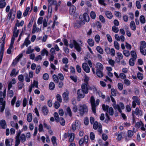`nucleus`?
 Here are the masks:
<instances>
[{
    "mask_svg": "<svg viewBox=\"0 0 146 146\" xmlns=\"http://www.w3.org/2000/svg\"><path fill=\"white\" fill-rule=\"evenodd\" d=\"M60 124L62 126H64L65 124V121L64 119L60 117L59 121Z\"/></svg>",
    "mask_w": 146,
    "mask_h": 146,
    "instance_id": "680f3d73",
    "label": "nucleus"
},
{
    "mask_svg": "<svg viewBox=\"0 0 146 146\" xmlns=\"http://www.w3.org/2000/svg\"><path fill=\"white\" fill-rule=\"evenodd\" d=\"M76 7L73 5H72L70 7V10L69 13L71 15H73L74 17L75 18L77 17H78V14L75 12Z\"/></svg>",
    "mask_w": 146,
    "mask_h": 146,
    "instance_id": "423d86ee",
    "label": "nucleus"
},
{
    "mask_svg": "<svg viewBox=\"0 0 146 146\" xmlns=\"http://www.w3.org/2000/svg\"><path fill=\"white\" fill-rule=\"evenodd\" d=\"M21 131L19 130L17 133L15 137V146H18L20 143V136H21Z\"/></svg>",
    "mask_w": 146,
    "mask_h": 146,
    "instance_id": "9d476101",
    "label": "nucleus"
},
{
    "mask_svg": "<svg viewBox=\"0 0 146 146\" xmlns=\"http://www.w3.org/2000/svg\"><path fill=\"white\" fill-rule=\"evenodd\" d=\"M88 83L82 84L81 86V90L85 94H87L88 93Z\"/></svg>",
    "mask_w": 146,
    "mask_h": 146,
    "instance_id": "9b49d317",
    "label": "nucleus"
},
{
    "mask_svg": "<svg viewBox=\"0 0 146 146\" xmlns=\"http://www.w3.org/2000/svg\"><path fill=\"white\" fill-rule=\"evenodd\" d=\"M6 5V3L4 1H1L0 0V8H3Z\"/></svg>",
    "mask_w": 146,
    "mask_h": 146,
    "instance_id": "cd10ccee",
    "label": "nucleus"
},
{
    "mask_svg": "<svg viewBox=\"0 0 146 146\" xmlns=\"http://www.w3.org/2000/svg\"><path fill=\"white\" fill-rule=\"evenodd\" d=\"M14 43H13V41L11 42V44H10L9 47V48L7 50V53L8 54H10L11 53V50L13 47V46Z\"/></svg>",
    "mask_w": 146,
    "mask_h": 146,
    "instance_id": "412c9836",
    "label": "nucleus"
},
{
    "mask_svg": "<svg viewBox=\"0 0 146 146\" xmlns=\"http://www.w3.org/2000/svg\"><path fill=\"white\" fill-rule=\"evenodd\" d=\"M54 116L55 118V121L57 122H58L59 121L60 118H59V115L57 113L55 112L54 114Z\"/></svg>",
    "mask_w": 146,
    "mask_h": 146,
    "instance_id": "c756f323",
    "label": "nucleus"
},
{
    "mask_svg": "<svg viewBox=\"0 0 146 146\" xmlns=\"http://www.w3.org/2000/svg\"><path fill=\"white\" fill-rule=\"evenodd\" d=\"M135 113L136 115H139L141 116L142 115V111L140 110L139 109L137 108H136Z\"/></svg>",
    "mask_w": 146,
    "mask_h": 146,
    "instance_id": "4c0bfd02",
    "label": "nucleus"
},
{
    "mask_svg": "<svg viewBox=\"0 0 146 146\" xmlns=\"http://www.w3.org/2000/svg\"><path fill=\"white\" fill-rule=\"evenodd\" d=\"M56 98L57 101L60 103H61L62 101V98L60 95L59 94H57L56 95Z\"/></svg>",
    "mask_w": 146,
    "mask_h": 146,
    "instance_id": "603ef678",
    "label": "nucleus"
},
{
    "mask_svg": "<svg viewBox=\"0 0 146 146\" xmlns=\"http://www.w3.org/2000/svg\"><path fill=\"white\" fill-rule=\"evenodd\" d=\"M62 97L65 101H67L68 100V94L67 92H64L62 94Z\"/></svg>",
    "mask_w": 146,
    "mask_h": 146,
    "instance_id": "a211bd4d",
    "label": "nucleus"
},
{
    "mask_svg": "<svg viewBox=\"0 0 146 146\" xmlns=\"http://www.w3.org/2000/svg\"><path fill=\"white\" fill-rule=\"evenodd\" d=\"M111 49L108 47L106 46L105 48V51L107 54H110Z\"/></svg>",
    "mask_w": 146,
    "mask_h": 146,
    "instance_id": "5fc2aeb1",
    "label": "nucleus"
},
{
    "mask_svg": "<svg viewBox=\"0 0 146 146\" xmlns=\"http://www.w3.org/2000/svg\"><path fill=\"white\" fill-rule=\"evenodd\" d=\"M18 79L21 82H23L24 81V77L22 74H21L18 76Z\"/></svg>",
    "mask_w": 146,
    "mask_h": 146,
    "instance_id": "4d7b16f0",
    "label": "nucleus"
},
{
    "mask_svg": "<svg viewBox=\"0 0 146 146\" xmlns=\"http://www.w3.org/2000/svg\"><path fill=\"white\" fill-rule=\"evenodd\" d=\"M102 70H96V73L97 76L100 78L102 77L103 76V73L102 71Z\"/></svg>",
    "mask_w": 146,
    "mask_h": 146,
    "instance_id": "b1692460",
    "label": "nucleus"
},
{
    "mask_svg": "<svg viewBox=\"0 0 146 146\" xmlns=\"http://www.w3.org/2000/svg\"><path fill=\"white\" fill-rule=\"evenodd\" d=\"M45 54L46 56H48V52L46 50L45 48H44L41 51V55L42 56H44Z\"/></svg>",
    "mask_w": 146,
    "mask_h": 146,
    "instance_id": "5701e85b",
    "label": "nucleus"
},
{
    "mask_svg": "<svg viewBox=\"0 0 146 146\" xmlns=\"http://www.w3.org/2000/svg\"><path fill=\"white\" fill-rule=\"evenodd\" d=\"M90 17L91 18L93 19H95L96 18V15L95 13L93 11H92L90 13Z\"/></svg>",
    "mask_w": 146,
    "mask_h": 146,
    "instance_id": "bf43d9fd",
    "label": "nucleus"
},
{
    "mask_svg": "<svg viewBox=\"0 0 146 146\" xmlns=\"http://www.w3.org/2000/svg\"><path fill=\"white\" fill-rule=\"evenodd\" d=\"M0 127L3 129L6 128L7 125L5 120L3 119L0 121Z\"/></svg>",
    "mask_w": 146,
    "mask_h": 146,
    "instance_id": "dca6fc26",
    "label": "nucleus"
},
{
    "mask_svg": "<svg viewBox=\"0 0 146 146\" xmlns=\"http://www.w3.org/2000/svg\"><path fill=\"white\" fill-rule=\"evenodd\" d=\"M140 21L141 23L144 24L145 22V17L143 15H141L140 17Z\"/></svg>",
    "mask_w": 146,
    "mask_h": 146,
    "instance_id": "a19ab883",
    "label": "nucleus"
},
{
    "mask_svg": "<svg viewBox=\"0 0 146 146\" xmlns=\"http://www.w3.org/2000/svg\"><path fill=\"white\" fill-rule=\"evenodd\" d=\"M66 111L68 113L70 117L72 116V112L69 107H68L66 109Z\"/></svg>",
    "mask_w": 146,
    "mask_h": 146,
    "instance_id": "09e8293b",
    "label": "nucleus"
},
{
    "mask_svg": "<svg viewBox=\"0 0 146 146\" xmlns=\"http://www.w3.org/2000/svg\"><path fill=\"white\" fill-rule=\"evenodd\" d=\"M109 63L112 66H114V64L115 63L114 60L112 59H110L108 61Z\"/></svg>",
    "mask_w": 146,
    "mask_h": 146,
    "instance_id": "774afa93",
    "label": "nucleus"
},
{
    "mask_svg": "<svg viewBox=\"0 0 146 146\" xmlns=\"http://www.w3.org/2000/svg\"><path fill=\"white\" fill-rule=\"evenodd\" d=\"M100 36L98 35H96L95 37V40L97 43H98L100 40Z\"/></svg>",
    "mask_w": 146,
    "mask_h": 146,
    "instance_id": "0e129e2a",
    "label": "nucleus"
},
{
    "mask_svg": "<svg viewBox=\"0 0 146 146\" xmlns=\"http://www.w3.org/2000/svg\"><path fill=\"white\" fill-rule=\"evenodd\" d=\"M108 112L110 115H112L114 113L113 110V108L112 107H110L109 108V109L107 110V113Z\"/></svg>",
    "mask_w": 146,
    "mask_h": 146,
    "instance_id": "2f4dec72",
    "label": "nucleus"
},
{
    "mask_svg": "<svg viewBox=\"0 0 146 146\" xmlns=\"http://www.w3.org/2000/svg\"><path fill=\"white\" fill-rule=\"evenodd\" d=\"M23 55V53L20 54L15 59L13 62H15L16 64L17 63L20 59L21 58Z\"/></svg>",
    "mask_w": 146,
    "mask_h": 146,
    "instance_id": "4be33fe9",
    "label": "nucleus"
},
{
    "mask_svg": "<svg viewBox=\"0 0 146 146\" xmlns=\"http://www.w3.org/2000/svg\"><path fill=\"white\" fill-rule=\"evenodd\" d=\"M73 43L75 49L78 52H80L81 51L80 45L75 40H73Z\"/></svg>",
    "mask_w": 146,
    "mask_h": 146,
    "instance_id": "ddd939ff",
    "label": "nucleus"
},
{
    "mask_svg": "<svg viewBox=\"0 0 146 146\" xmlns=\"http://www.w3.org/2000/svg\"><path fill=\"white\" fill-rule=\"evenodd\" d=\"M82 68L85 72L87 73L90 72V69L87 63H84L82 64Z\"/></svg>",
    "mask_w": 146,
    "mask_h": 146,
    "instance_id": "f8f14e48",
    "label": "nucleus"
},
{
    "mask_svg": "<svg viewBox=\"0 0 146 146\" xmlns=\"http://www.w3.org/2000/svg\"><path fill=\"white\" fill-rule=\"evenodd\" d=\"M130 27L131 29L133 31H135L136 30V27L134 22L132 21L131 22Z\"/></svg>",
    "mask_w": 146,
    "mask_h": 146,
    "instance_id": "aec40b11",
    "label": "nucleus"
},
{
    "mask_svg": "<svg viewBox=\"0 0 146 146\" xmlns=\"http://www.w3.org/2000/svg\"><path fill=\"white\" fill-rule=\"evenodd\" d=\"M14 8L13 7L9 11V13L13 15L14 17V18L15 17V9L14 10Z\"/></svg>",
    "mask_w": 146,
    "mask_h": 146,
    "instance_id": "79ce46f5",
    "label": "nucleus"
},
{
    "mask_svg": "<svg viewBox=\"0 0 146 146\" xmlns=\"http://www.w3.org/2000/svg\"><path fill=\"white\" fill-rule=\"evenodd\" d=\"M6 37V34L4 33L3 36L0 40V43H1L0 45V51L3 52L4 51V46L5 43V40Z\"/></svg>",
    "mask_w": 146,
    "mask_h": 146,
    "instance_id": "0eeeda50",
    "label": "nucleus"
},
{
    "mask_svg": "<svg viewBox=\"0 0 146 146\" xmlns=\"http://www.w3.org/2000/svg\"><path fill=\"white\" fill-rule=\"evenodd\" d=\"M42 111L45 115H46L48 113V110L46 106H44L42 108Z\"/></svg>",
    "mask_w": 146,
    "mask_h": 146,
    "instance_id": "393cba45",
    "label": "nucleus"
},
{
    "mask_svg": "<svg viewBox=\"0 0 146 146\" xmlns=\"http://www.w3.org/2000/svg\"><path fill=\"white\" fill-rule=\"evenodd\" d=\"M88 42L89 45L91 46H92L94 45V41L92 39H89L88 40Z\"/></svg>",
    "mask_w": 146,
    "mask_h": 146,
    "instance_id": "f704fd0d",
    "label": "nucleus"
},
{
    "mask_svg": "<svg viewBox=\"0 0 146 146\" xmlns=\"http://www.w3.org/2000/svg\"><path fill=\"white\" fill-rule=\"evenodd\" d=\"M3 98H0V105H5L6 102L5 100H4Z\"/></svg>",
    "mask_w": 146,
    "mask_h": 146,
    "instance_id": "864d4df0",
    "label": "nucleus"
},
{
    "mask_svg": "<svg viewBox=\"0 0 146 146\" xmlns=\"http://www.w3.org/2000/svg\"><path fill=\"white\" fill-rule=\"evenodd\" d=\"M105 15L107 18L109 19H111L113 17V15L111 12L109 11H107L105 13Z\"/></svg>",
    "mask_w": 146,
    "mask_h": 146,
    "instance_id": "6ab92c4d",
    "label": "nucleus"
},
{
    "mask_svg": "<svg viewBox=\"0 0 146 146\" xmlns=\"http://www.w3.org/2000/svg\"><path fill=\"white\" fill-rule=\"evenodd\" d=\"M20 142L23 143L26 141V137L25 134L24 133L22 134L20 137Z\"/></svg>",
    "mask_w": 146,
    "mask_h": 146,
    "instance_id": "f3484780",
    "label": "nucleus"
},
{
    "mask_svg": "<svg viewBox=\"0 0 146 146\" xmlns=\"http://www.w3.org/2000/svg\"><path fill=\"white\" fill-rule=\"evenodd\" d=\"M55 87V85L53 82H51L50 83L49 85V88L51 90H54Z\"/></svg>",
    "mask_w": 146,
    "mask_h": 146,
    "instance_id": "ea45409f",
    "label": "nucleus"
},
{
    "mask_svg": "<svg viewBox=\"0 0 146 146\" xmlns=\"http://www.w3.org/2000/svg\"><path fill=\"white\" fill-rule=\"evenodd\" d=\"M18 21L17 20V22L16 23V26H17V27H19L20 26H22L23 24H24V22L22 20L21 21L20 23H18Z\"/></svg>",
    "mask_w": 146,
    "mask_h": 146,
    "instance_id": "3c124183",
    "label": "nucleus"
},
{
    "mask_svg": "<svg viewBox=\"0 0 146 146\" xmlns=\"http://www.w3.org/2000/svg\"><path fill=\"white\" fill-rule=\"evenodd\" d=\"M48 5L52 6L54 5L55 6V9L56 11H57L58 9V7L60 6V4H57V3L56 1L52 0L50 1V2H48Z\"/></svg>",
    "mask_w": 146,
    "mask_h": 146,
    "instance_id": "6e6552de",
    "label": "nucleus"
},
{
    "mask_svg": "<svg viewBox=\"0 0 146 146\" xmlns=\"http://www.w3.org/2000/svg\"><path fill=\"white\" fill-rule=\"evenodd\" d=\"M27 119L29 122H30L31 121L32 119V115L31 113H29L28 114Z\"/></svg>",
    "mask_w": 146,
    "mask_h": 146,
    "instance_id": "bb28decb",
    "label": "nucleus"
},
{
    "mask_svg": "<svg viewBox=\"0 0 146 146\" xmlns=\"http://www.w3.org/2000/svg\"><path fill=\"white\" fill-rule=\"evenodd\" d=\"M79 111L80 115H82L88 111L87 107L85 104L79 105Z\"/></svg>",
    "mask_w": 146,
    "mask_h": 146,
    "instance_id": "7ed1b4c3",
    "label": "nucleus"
},
{
    "mask_svg": "<svg viewBox=\"0 0 146 146\" xmlns=\"http://www.w3.org/2000/svg\"><path fill=\"white\" fill-rule=\"evenodd\" d=\"M145 48H140V50L141 54L143 55H146V50Z\"/></svg>",
    "mask_w": 146,
    "mask_h": 146,
    "instance_id": "49530a36",
    "label": "nucleus"
},
{
    "mask_svg": "<svg viewBox=\"0 0 146 146\" xmlns=\"http://www.w3.org/2000/svg\"><path fill=\"white\" fill-rule=\"evenodd\" d=\"M34 50L31 48V46H29L27 50L26 51L27 54H29L34 52Z\"/></svg>",
    "mask_w": 146,
    "mask_h": 146,
    "instance_id": "7c9ffc66",
    "label": "nucleus"
},
{
    "mask_svg": "<svg viewBox=\"0 0 146 146\" xmlns=\"http://www.w3.org/2000/svg\"><path fill=\"white\" fill-rule=\"evenodd\" d=\"M133 99L134 100L133 101L136 103L137 104H140V102L139 99L136 96H133Z\"/></svg>",
    "mask_w": 146,
    "mask_h": 146,
    "instance_id": "58836bf2",
    "label": "nucleus"
},
{
    "mask_svg": "<svg viewBox=\"0 0 146 146\" xmlns=\"http://www.w3.org/2000/svg\"><path fill=\"white\" fill-rule=\"evenodd\" d=\"M123 54L127 57H128L130 55L129 51L127 50H124L123 52Z\"/></svg>",
    "mask_w": 146,
    "mask_h": 146,
    "instance_id": "e2e57ef3",
    "label": "nucleus"
},
{
    "mask_svg": "<svg viewBox=\"0 0 146 146\" xmlns=\"http://www.w3.org/2000/svg\"><path fill=\"white\" fill-rule=\"evenodd\" d=\"M124 83L127 86L129 85L130 84V81L127 79H125L124 80Z\"/></svg>",
    "mask_w": 146,
    "mask_h": 146,
    "instance_id": "69168bd1",
    "label": "nucleus"
},
{
    "mask_svg": "<svg viewBox=\"0 0 146 146\" xmlns=\"http://www.w3.org/2000/svg\"><path fill=\"white\" fill-rule=\"evenodd\" d=\"M114 45L115 48L119 50V46L118 42L116 41H115L114 43Z\"/></svg>",
    "mask_w": 146,
    "mask_h": 146,
    "instance_id": "c03bdc74",
    "label": "nucleus"
},
{
    "mask_svg": "<svg viewBox=\"0 0 146 146\" xmlns=\"http://www.w3.org/2000/svg\"><path fill=\"white\" fill-rule=\"evenodd\" d=\"M84 94H85V93H84V92L81 90V89L78 90L77 91L78 100L80 101V98H83L85 96Z\"/></svg>",
    "mask_w": 146,
    "mask_h": 146,
    "instance_id": "1a4fd4ad",
    "label": "nucleus"
},
{
    "mask_svg": "<svg viewBox=\"0 0 146 146\" xmlns=\"http://www.w3.org/2000/svg\"><path fill=\"white\" fill-rule=\"evenodd\" d=\"M113 108L115 110L117 109L118 111L120 113H121L122 111L120 108L119 106L118 105L115 104L113 106Z\"/></svg>",
    "mask_w": 146,
    "mask_h": 146,
    "instance_id": "37998d69",
    "label": "nucleus"
},
{
    "mask_svg": "<svg viewBox=\"0 0 146 146\" xmlns=\"http://www.w3.org/2000/svg\"><path fill=\"white\" fill-rule=\"evenodd\" d=\"M112 30L115 33H117L119 31V29L118 27H116L115 26L112 27Z\"/></svg>",
    "mask_w": 146,
    "mask_h": 146,
    "instance_id": "13d9d810",
    "label": "nucleus"
},
{
    "mask_svg": "<svg viewBox=\"0 0 146 146\" xmlns=\"http://www.w3.org/2000/svg\"><path fill=\"white\" fill-rule=\"evenodd\" d=\"M24 76L25 77V80L27 82H29L30 81V78H29L28 74L27 73H25L24 74Z\"/></svg>",
    "mask_w": 146,
    "mask_h": 146,
    "instance_id": "a18cd8bd",
    "label": "nucleus"
},
{
    "mask_svg": "<svg viewBox=\"0 0 146 146\" xmlns=\"http://www.w3.org/2000/svg\"><path fill=\"white\" fill-rule=\"evenodd\" d=\"M80 122L78 121H76L72 124L71 130L73 132L75 131L76 130L78 131L80 129Z\"/></svg>",
    "mask_w": 146,
    "mask_h": 146,
    "instance_id": "20e7f679",
    "label": "nucleus"
},
{
    "mask_svg": "<svg viewBox=\"0 0 146 146\" xmlns=\"http://www.w3.org/2000/svg\"><path fill=\"white\" fill-rule=\"evenodd\" d=\"M90 103L92 106V109L93 112L94 113H96V107L99 104L100 100L99 99H97L95 102V100L94 97L92 96L90 98Z\"/></svg>",
    "mask_w": 146,
    "mask_h": 146,
    "instance_id": "f03ea898",
    "label": "nucleus"
},
{
    "mask_svg": "<svg viewBox=\"0 0 146 146\" xmlns=\"http://www.w3.org/2000/svg\"><path fill=\"white\" fill-rule=\"evenodd\" d=\"M52 77L55 83H58L59 82V78L56 75L54 74L53 75Z\"/></svg>",
    "mask_w": 146,
    "mask_h": 146,
    "instance_id": "473e14b6",
    "label": "nucleus"
},
{
    "mask_svg": "<svg viewBox=\"0 0 146 146\" xmlns=\"http://www.w3.org/2000/svg\"><path fill=\"white\" fill-rule=\"evenodd\" d=\"M131 55L132 56V58H134V59H136L137 58V55L136 53L133 51H131Z\"/></svg>",
    "mask_w": 146,
    "mask_h": 146,
    "instance_id": "de8ad7c7",
    "label": "nucleus"
},
{
    "mask_svg": "<svg viewBox=\"0 0 146 146\" xmlns=\"http://www.w3.org/2000/svg\"><path fill=\"white\" fill-rule=\"evenodd\" d=\"M24 43L27 47L28 45L31 43V42L29 40L28 37H27L25 39Z\"/></svg>",
    "mask_w": 146,
    "mask_h": 146,
    "instance_id": "e433bc0d",
    "label": "nucleus"
},
{
    "mask_svg": "<svg viewBox=\"0 0 146 146\" xmlns=\"http://www.w3.org/2000/svg\"><path fill=\"white\" fill-rule=\"evenodd\" d=\"M93 128L95 130L98 129V131L99 132V134L100 135L102 132V126L100 123L96 121L94 122L93 125Z\"/></svg>",
    "mask_w": 146,
    "mask_h": 146,
    "instance_id": "39448f33",
    "label": "nucleus"
},
{
    "mask_svg": "<svg viewBox=\"0 0 146 146\" xmlns=\"http://www.w3.org/2000/svg\"><path fill=\"white\" fill-rule=\"evenodd\" d=\"M99 19L103 23H104L106 22L105 20L104 17L102 15H100L99 16Z\"/></svg>",
    "mask_w": 146,
    "mask_h": 146,
    "instance_id": "052dcab7",
    "label": "nucleus"
},
{
    "mask_svg": "<svg viewBox=\"0 0 146 146\" xmlns=\"http://www.w3.org/2000/svg\"><path fill=\"white\" fill-rule=\"evenodd\" d=\"M74 133H72L70 135L69 141L71 142L72 141L74 140Z\"/></svg>",
    "mask_w": 146,
    "mask_h": 146,
    "instance_id": "338daca9",
    "label": "nucleus"
},
{
    "mask_svg": "<svg viewBox=\"0 0 146 146\" xmlns=\"http://www.w3.org/2000/svg\"><path fill=\"white\" fill-rule=\"evenodd\" d=\"M89 20L88 15L86 13H85L83 16H80L79 20H76L74 24V27L76 29L80 28L84 24L85 22H88Z\"/></svg>",
    "mask_w": 146,
    "mask_h": 146,
    "instance_id": "f257e3e1",
    "label": "nucleus"
},
{
    "mask_svg": "<svg viewBox=\"0 0 146 146\" xmlns=\"http://www.w3.org/2000/svg\"><path fill=\"white\" fill-rule=\"evenodd\" d=\"M95 68L96 69V70H103L104 66L100 63L97 62L96 64Z\"/></svg>",
    "mask_w": 146,
    "mask_h": 146,
    "instance_id": "4468645a",
    "label": "nucleus"
},
{
    "mask_svg": "<svg viewBox=\"0 0 146 146\" xmlns=\"http://www.w3.org/2000/svg\"><path fill=\"white\" fill-rule=\"evenodd\" d=\"M59 102L56 101L54 104V108L56 109H58L60 106V104Z\"/></svg>",
    "mask_w": 146,
    "mask_h": 146,
    "instance_id": "8fccbe9b",
    "label": "nucleus"
},
{
    "mask_svg": "<svg viewBox=\"0 0 146 146\" xmlns=\"http://www.w3.org/2000/svg\"><path fill=\"white\" fill-rule=\"evenodd\" d=\"M140 48H146V43L145 41H142L140 42Z\"/></svg>",
    "mask_w": 146,
    "mask_h": 146,
    "instance_id": "a878e982",
    "label": "nucleus"
},
{
    "mask_svg": "<svg viewBox=\"0 0 146 146\" xmlns=\"http://www.w3.org/2000/svg\"><path fill=\"white\" fill-rule=\"evenodd\" d=\"M136 59L134 58H131L129 60V63L130 65L133 66L134 65V61Z\"/></svg>",
    "mask_w": 146,
    "mask_h": 146,
    "instance_id": "72a5a7b5",
    "label": "nucleus"
},
{
    "mask_svg": "<svg viewBox=\"0 0 146 146\" xmlns=\"http://www.w3.org/2000/svg\"><path fill=\"white\" fill-rule=\"evenodd\" d=\"M41 31V28H39L38 27H36L35 28H33L32 33L33 34H34L36 32L38 33V32L40 31Z\"/></svg>",
    "mask_w": 146,
    "mask_h": 146,
    "instance_id": "c85d7f7f",
    "label": "nucleus"
},
{
    "mask_svg": "<svg viewBox=\"0 0 146 146\" xmlns=\"http://www.w3.org/2000/svg\"><path fill=\"white\" fill-rule=\"evenodd\" d=\"M19 32V29L17 30V31H13V36L12 38H11V42H12V41H13V43H14L15 38V37H17Z\"/></svg>",
    "mask_w": 146,
    "mask_h": 146,
    "instance_id": "2eb2a0df",
    "label": "nucleus"
},
{
    "mask_svg": "<svg viewBox=\"0 0 146 146\" xmlns=\"http://www.w3.org/2000/svg\"><path fill=\"white\" fill-rule=\"evenodd\" d=\"M96 50L97 51L101 54H103L104 51L103 49L100 46H97L96 47Z\"/></svg>",
    "mask_w": 146,
    "mask_h": 146,
    "instance_id": "c9c22d12",
    "label": "nucleus"
},
{
    "mask_svg": "<svg viewBox=\"0 0 146 146\" xmlns=\"http://www.w3.org/2000/svg\"><path fill=\"white\" fill-rule=\"evenodd\" d=\"M137 76L138 78L140 80H141L143 78V74L140 72H138Z\"/></svg>",
    "mask_w": 146,
    "mask_h": 146,
    "instance_id": "6e6d98bb",
    "label": "nucleus"
}]
</instances>
